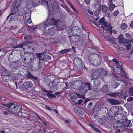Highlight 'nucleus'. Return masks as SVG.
<instances>
[{"label": "nucleus", "instance_id": "nucleus-48", "mask_svg": "<svg viewBox=\"0 0 133 133\" xmlns=\"http://www.w3.org/2000/svg\"><path fill=\"white\" fill-rule=\"evenodd\" d=\"M81 36L80 35H76L75 38H76L75 39V42H77L80 40V39Z\"/></svg>", "mask_w": 133, "mask_h": 133}, {"label": "nucleus", "instance_id": "nucleus-58", "mask_svg": "<svg viewBox=\"0 0 133 133\" xmlns=\"http://www.w3.org/2000/svg\"><path fill=\"white\" fill-rule=\"evenodd\" d=\"M131 45L130 44L126 46V48L128 50H130L131 48Z\"/></svg>", "mask_w": 133, "mask_h": 133}, {"label": "nucleus", "instance_id": "nucleus-38", "mask_svg": "<svg viewBox=\"0 0 133 133\" xmlns=\"http://www.w3.org/2000/svg\"><path fill=\"white\" fill-rule=\"evenodd\" d=\"M100 110L102 111V112H103V114L105 113L107 114L108 112V109L106 107H103L101 108Z\"/></svg>", "mask_w": 133, "mask_h": 133}, {"label": "nucleus", "instance_id": "nucleus-27", "mask_svg": "<svg viewBox=\"0 0 133 133\" xmlns=\"http://www.w3.org/2000/svg\"><path fill=\"white\" fill-rule=\"evenodd\" d=\"M41 55L40 54H37L36 55V57L34 59H35V61L38 63L39 62L41 59ZM33 59H34L33 58Z\"/></svg>", "mask_w": 133, "mask_h": 133}, {"label": "nucleus", "instance_id": "nucleus-46", "mask_svg": "<svg viewBox=\"0 0 133 133\" xmlns=\"http://www.w3.org/2000/svg\"><path fill=\"white\" fill-rule=\"evenodd\" d=\"M113 84L114 86V89L117 88L119 85V83L117 82H115L114 83H113Z\"/></svg>", "mask_w": 133, "mask_h": 133}, {"label": "nucleus", "instance_id": "nucleus-29", "mask_svg": "<svg viewBox=\"0 0 133 133\" xmlns=\"http://www.w3.org/2000/svg\"><path fill=\"white\" fill-rule=\"evenodd\" d=\"M42 60H49L51 59V57L50 56L48 55L44 54L42 55Z\"/></svg>", "mask_w": 133, "mask_h": 133}, {"label": "nucleus", "instance_id": "nucleus-6", "mask_svg": "<svg viewBox=\"0 0 133 133\" xmlns=\"http://www.w3.org/2000/svg\"><path fill=\"white\" fill-rule=\"evenodd\" d=\"M12 11L13 12L11 14L16 16H22L27 13L26 11L23 8H19L17 11L16 9L14 8L12 9Z\"/></svg>", "mask_w": 133, "mask_h": 133}, {"label": "nucleus", "instance_id": "nucleus-33", "mask_svg": "<svg viewBox=\"0 0 133 133\" xmlns=\"http://www.w3.org/2000/svg\"><path fill=\"white\" fill-rule=\"evenodd\" d=\"M21 1L20 0H16L14 4V6L15 8H17L21 4Z\"/></svg>", "mask_w": 133, "mask_h": 133}, {"label": "nucleus", "instance_id": "nucleus-19", "mask_svg": "<svg viewBox=\"0 0 133 133\" xmlns=\"http://www.w3.org/2000/svg\"><path fill=\"white\" fill-rule=\"evenodd\" d=\"M76 85L79 89H81L82 90V88L84 84V82H83L81 81H76Z\"/></svg>", "mask_w": 133, "mask_h": 133}, {"label": "nucleus", "instance_id": "nucleus-25", "mask_svg": "<svg viewBox=\"0 0 133 133\" xmlns=\"http://www.w3.org/2000/svg\"><path fill=\"white\" fill-rule=\"evenodd\" d=\"M14 63H15V64L17 69H19L20 68H21L22 69L23 68V66H21V63L19 61L17 60H16V61H15Z\"/></svg>", "mask_w": 133, "mask_h": 133}, {"label": "nucleus", "instance_id": "nucleus-56", "mask_svg": "<svg viewBox=\"0 0 133 133\" xmlns=\"http://www.w3.org/2000/svg\"><path fill=\"white\" fill-rule=\"evenodd\" d=\"M118 69V70L119 69H121V70H122V68L119 65L117 64L116 65V67L115 68V69Z\"/></svg>", "mask_w": 133, "mask_h": 133}, {"label": "nucleus", "instance_id": "nucleus-54", "mask_svg": "<svg viewBox=\"0 0 133 133\" xmlns=\"http://www.w3.org/2000/svg\"><path fill=\"white\" fill-rule=\"evenodd\" d=\"M109 41H110V42H111L112 43L114 44H115V45L117 44L116 43L114 39L111 38L110 40H109Z\"/></svg>", "mask_w": 133, "mask_h": 133}, {"label": "nucleus", "instance_id": "nucleus-26", "mask_svg": "<svg viewBox=\"0 0 133 133\" xmlns=\"http://www.w3.org/2000/svg\"><path fill=\"white\" fill-rule=\"evenodd\" d=\"M118 39H119L118 41V43L121 44L124 38V36L123 34H120L118 37Z\"/></svg>", "mask_w": 133, "mask_h": 133}, {"label": "nucleus", "instance_id": "nucleus-40", "mask_svg": "<svg viewBox=\"0 0 133 133\" xmlns=\"http://www.w3.org/2000/svg\"><path fill=\"white\" fill-rule=\"evenodd\" d=\"M70 50L69 49H64L63 50L58 51L59 53H60L61 54H66Z\"/></svg>", "mask_w": 133, "mask_h": 133}, {"label": "nucleus", "instance_id": "nucleus-51", "mask_svg": "<svg viewBox=\"0 0 133 133\" xmlns=\"http://www.w3.org/2000/svg\"><path fill=\"white\" fill-rule=\"evenodd\" d=\"M119 12L118 10L115 11L113 12V15L114 16H117L119 14Z\"/></svg>", "mask_w": 133, "mask_h": 133}, {"label": "nucleus", "instance_id": "nucleus-20", "mask_svg": "<svg viewBox=\"0 0 133 133\" xmlns=\"http://www.w3.org/2000/svg\"><path fill=\"white\" fill-rule=\"evenodd\" d=\"M25 19L27 23L30 24L32 23L31 19L30 14V13H26L25 15Z\"/></svg>", "mask_w": 133, "mask_h": 133}, {"label": "nucleus", "instance_id": "nucleus-4", "mask_svg": "<svg viewBox=\"0 0 133 133\" xmlns=\"http://www.w3.org/2000/svg\"><path fill=\"white\" fill-rule=\"evenodd\" d=\"M34 57V56L32 53L26 52L23 56L22 61L23 63L26 64H28Z\"/></svg>", "mask_w": 133, "mask_h": 133}, {"label": "nucleus", "instance_id": "nucleus-44", "mask_svg": "<svg viewBox=\"0 0 133 133\" xmlns=\"http://www.w3.org/2000/svg\"><path fill=\"white\" fill-rule=\"evenodd\" d=\"M24 39L25 41H29L31 40L32 39V37L30 36H26L24 37Z\"/></svg>", "mask_w": 133, "mask_h": 133}, {"label": "nucleus", "instance_id": "nucleus-64", "mask_svg": "<svg viewBox=\"0 0 133 133\" xmlns=\"http://www.w3.org/2000/svg\"><path fill=\"white\" fill-rule=\"evenodd\" d=\"M38 133H45V132L44 130H38Z\"/></svg>", "mask_w": 133, "mask_h": 133}, {"label": "nucleus", "instance_id": "nucleus-52", "mask_svg": "<svg viewBox=\"0 0 133 133\" xmlns=\"http://www.w3.org/2000/svg\"><path fill=\"white\" fill-rule=\"evenodd\" d=\"M12 104V103H10L9 104H7L6 103L5 104H3V105L6 106L7 107H8L9 108V109H10V107H11V105Z\"/></svg>", "mask_w": 133, "mask_h": 133}, {"label": "nucleus", "instance_id": "nucleus-17", "mask_svg": "<svg viewBox=\"0 0 133 133\" xmlns=\"http://www.w3.org/2000/svg\"><path fill=\"white\" fill-rule=\"evenodd\" d=\"M80 31V29L77 26H75L73 28L72 30V32L74 35H79Z\"/></svg>", "mask_w": 133, "mask_h": 133}, {"label": "nucleus", "instance_id": "nucleus-22", "mask_svg": "<svg viewBox=\"0 0 133 133\" xmlns=\"http://www.w3.org/2000/svg\"><path fill=\"white\" fill-rule=\"evenodd\" d=\"M2 71H3L2 73V75L3 76H7L9 75V72L8 70H6L4 67H3L2 68Z\"/></svg>", "mask_w": 133, "mask_h": 133}, {"label": "nucleus", "instance_id": "nucleus-55", "mask_svg": "<svg viewBox=\"0 0 133 133\" xmlns=\"http://www.w3.org/2000/svg\"><path fill=\"white\" fill-rule=\"evenodd\" d=\"M62 6L64 8L66 9L68 11H70V9L66 5H62Z\"/></svg>", "mask_w": 133, "mask_h": 133}, {"label": "nucleus", "instance_id": "nucleus-28", "mask_svg": "<svg viewBox=\"0 0 133 133\" xmlns=\"http://www.w3.org/2000/svg\"><path fill=\"white\" fill-rule=\"evenodd\" d=\"M99 73L98 72L97 70H95L93 73L92 78L93 79H97L99 76Z\"/></svg>", "mask_w": 133, "mask_h": 133}, {"label": "nucleus", "instance_id": "nucleus-47", "mask_svg": "<svg viewBox=\"0 0 133 133\" xmlns=\"http://www.w3.org/2000/svg\"><path fill=\"white\" fill-rule=\"evenodd\" d=\"M26 74V73H25L24 71L23 72V71H22V70H21V71H19V72L18 75H19L22 76H25Z\"/></svg>", "mask_w": 133, "mask_h": 133}, {"label": "nucleus", "instance_id": "nucleus-9", "mask_svg": "<svg viewBox=\"0 0 133 133\" xmlns=\"http://www.w3.org/2000/svg\"><path fill=\"white\" fill-rule=\"evenodd\" d=\"M29 68L32 71H36L40 69V65L39 64H34L32 61L30 63L29 66Z\"/></svg>", "mask_w": 133, "mask_h": 133}, {"label": "nucleus", "instance_id": "nucleus-42", "mask_svg": "<svg viewBox=\"0 0 133 133\" xmlns=\"http://www.w3.org/2000/svg\"><path fill=\"white\" fill-rule=\"evenodd\" d=\"M128 26L126 23H124L122 24L121 26V28L122 29L125 30L127 29Z\"/></svg>", "mask_w": 133, "mask_h": 133}, {"label": "nucleus", "instance_id": "nucleus-60", "mask_svg": "<svg viewBox=\"0 0 133 133\" xmlns=\"http://www.w3.org/2000/svg\"><path fill=\"white\" fill-rule=\"evenodd\" d=\"M104 37H105V38L108 40V41H109V40H110V39L111 38L108 36L106 35H104Z\"/></svg>", "mask_w": 133, "mask_h": 133}, {"label": "nucleus", "instance_id": "nucleus-31", "mask_svg": "<svg viewBox=\"0 0 133 133\" xmlns=\"http://www.w3.org/2000/svg\"><path fill=\"white\" fill-rule=\"evenodd\" d=\"M101 90L103 92H108L109 90L108 85H104L101 89Z\"/></svg>", "mask_w": 133, "mask_h": 133}, {"label": "nucleus", "instance_id": "nucleus-16", "mask_svg": "<svg viewBox=\"0 0 133 133\" xmlns=\"http://www.w3.org/2000/svg\"><path fill=\"white\" fill-rule=\"evenodd\" d=\"M32 85V83L30 82L24 83L22 85L23 89H27L31 87Z\"/></svg>", "mask_w": 133, "mask_h": 133}, {"label": "nucleus", "instance_id": "nucleus-12", "mask_svg": "<svg viewBox=\"0 0 133 133\" xmlns=\"http://www.w3.org/2000/svg\"><path fill=\"white\" fill-rule=\"evenodd\" d=\"M59 80L58 78L54 79L52 82V86L50 87L51 89H54L55 90H57L58 87L56 85L59 82Z\"/></svg>", "mask_w": 133, "mask_h": 133}, {"label": "nucleus", "instance_id": "nucleus-24", "mask_svg": "<svg viewBox=\"0 0 133 133\" xmlns=\"http://www.w3.org/2000/svg\"><path fill=\"white\" fill-rule=\"evenodd\" d=\"M109 102L112 105L117 104H119V102L118 100H116L114 99H108Z\"/></svg>", "mask_w": 133, "mask_h": 133}, {"label": "nucleus", "instance_id": "nucleus-37", "mask_svg": "<svg viewBox=\"0 0 133 133\" xmlns=\"http://www.w3.org/2000/svg\"><path fill=\"white\" fill-rule=\"evenodd\" d=\"M131 42V41L125 38H124L122 42V44H126L128 43H130Z\"/></svg>", "mask_w": 133, "mask_h": 133}, {"label": "nucleus", "instance_id": "nucleus-39", "mask_svg": "<svg viewBox=\"0 0 133 133\" xmlns=\"http://www.w3.org/2000/svg\"><path fill=\"white\" fill-rule=\"evenodd\" d=\"M15 54L16 58H17V60H18H18L22 58V55L20 53L19 54L17 53L16 51Z\"/></svg>", "mask_w": 133, "mask_h": 133}, {"label": "nucleus", "instance_id": "nucleus-23", "mask_svg": "<svg viewBox=\"0 0 133 133\" xmlns=\"http://www.w3.org/2000/svg\"><path fill=\"white\" fill-rule=\"evenodd\" d=\"M122 92H110L109 95L112 97H120L122 96Z\"/></svg>", "mask_w": 133, "mask_h": 133}, {"label": "nucleus", "instance_id": "nucleus-30", "mask_svg": "<svg viewBox=\"0 0 133 133\" xmlns=\"http://www.w3.org/2000/svg\"><path fill=\"white\" fill-rule=\"evenodd\" d=\"M77 97V95L75 94H72L69 96L70 99L72 101H75Z\"/></svg>", "mask_w": 133, "mask_h": 133}, {"label": "nucleus", "instance_id": "nucleus-8", "mask_svg": "<svg viewBox=\"0 0 133 133\" xmlns=\"http://www.w3.org/2000/svg\"><path fill=\"white\" fill-rule=\"evenodd\" d=\"M74 62L75 67L79 70L82 69L83 65L80 59L78 57H76L74 60Z\"/></svg>", "mask_w": 133, "mask_h": 133}, {"label": "nucleus", "instance_id": "nucleus-36", "mask_svg": "<svg viewBox=\"0 0 133 133\" xmlns=\"http://www.w3.org/2000/svg\"><path fill=\"white\" fill-rule=\"evenodd\" d=\"M26 72V75L27 76V77L30 78H32L33 79H35L36 78L35 77H34L28 71H25Z\"/></svg>", "mask_w": 133, "mask_h": 133}, {"label": "nucleus", "instance_id": "nucleus-57", "mask_svg": "<svg viewBox=\"0 0 133 133\" xmlns=\"http://www.w3.org/2000/svg\"><path fill=\"white\" fill-rule=\"evenodd\" d=\"M130 94L131 96H133V88H130L129 90Z\"/></svg>", "mask_w": 133, "mask_h": 133}, {"label": "nucleus", "instance_id": "nucleus-32", "mask_svg": "<svg viewBox=\"0 0 133 133\" xmlns=\"http://www.w3.org/2000/svg\"><path fill=\"white\" fill-rule=\"evenodd\" d=\"M33 6H36L38 5L40 3L39 0H31Z\"/></svg>", "mask_w": 133, "mask_h": 133}, {"label": "nucleus", "instance_id": "nucleus-11", "mask_svg": "<svg viewBox=\"0 0 133 133\" xmlns=\"http://www.w3.org/2000/svg\"><path fill=\"white\" fill-rule=\"evenodd\" d=\"M31 44V42H28L23 43L21 44H18L17 45V48H23V49H27L30 46Z\"/></svg>", "mask_w": 133, "mask_h": 133}, {"label": "nucleus", "instance_id": "nucleus-18", "mask_svg": "<svg viewBox=\"0 0 133 133\" xmlns=\"http://www.w3.org/2000/svg\"><path fill=\"white\" fill-rule=\"evenodd\" d=\"M29 46L30 47H29L27 49L28 51L27 52L31 53V52H34L36 49V46L32 42L31 44Z\"/></svg>", "mask_w": 133, "mask_h": 133}, {"label": "nucleus", "instance_id": "nucleus-43", "mask_svg": "<svg viewBox=\"0 0 133 133\" xmlns=\"http://www.w3.org/2000/svg\"><path fill=\"white\" fill-rule=\"evenodd\" d=\"M43 81L45 83L48 84L49 83L50 80L48 78V77L46 76V77H44L43 78Z\"/></svg>", "mask_w": 133, "mask_h": 133}, {"label": "nucleus", "instance_id": "nucleus-50", "mask_svg": "<svg viewBox=\"0 0 133 133\" xmlns=\"http://www.w3.org/2000/svg\"><path fill=\"white\" fill-rule=\"evenodd\" d=\"M75 35L71 36L70 37V39L73 42H75V39L76 38H75Z\"/></svg>", "mask_w": 133, "mask_h": 133}, {"label": "nucleus", "instance_id": "nucleus-45", "mask_svg": "<svg viewBox=\"0 0 133 133\" xmlns=\"http://www.w3.org/2000/svg\"><path fill=\"white\" fill-rule=\"evenodd\" d=\"M26 26H27L29 29H32L34 31L36 28L35 26L33 25H29L28 24L26 25Z\"/></svg>", "mask_w": 133, "mask_h": 133}, {"label": "nucleus", "instance_id": "nucleus-63", "mask_svg": "<svg viewBox=\"0 0 133 133\" xmlns=\"http://www.w3.org/2000/svg\"><path fill=\"white\" fill-rule=\"evenodd\" d=\"M89 125L91 127V128L93 129L94 130L96 128L95 125H93L92 124H89Z\"/></svg>", "mask_w": 133, "mask_h": 133}, {"label": "nucleus", "instance_id": "nucleus-5", "mask_svg": "<svg viewBox=\"0 0 133 133\" xmlns=\"http://www.w3.org/2000/svg\"><path fill=\"white\" fill-rule=\"evenodd\" d=\"M21 109V107L20 105L15 104L12 103L10 109L7 110L10 113L13 114L14 112L18 113L20 112Z\"/></svg>", "mask_w": 133, "mask_h": 133}, {"label": "nucleus", "instance_id": "nucleus-61", "mask_svg": "<svg viewBox=\"0 0 133 133\" xmlns=\"http://www.w3.org/2000/svg\"><path fill=\"white\" fill-rule=\"evenodd\" d=\"M127 101L129 102H131L132 101H133V98L132 97H129L127 99Z\"/></svg>", "mask_w": 133, "mask_h": 133}, {"label": "nucleus", "instance_id": "nucleus-2", "mask_svg": "<svg viewBox=\"0 0 133 133\" xmlns=\"http://www.w3.org/2000/svg\"><path fill=\"white\" fill-rule=\"evenodd\" d=\"M132 125L131 121L129 120L126 119H122L118 121L117 123L114 124L115 129L116 132L119 133L120 131L122 130L123 127H128Z\"/></svg>", "mask_w": 133, "mask_h": 133}, {"label": "nucleus", "instance_id": "nucleus-1", "mask_svg": "<svg viewBox=\"0 0 133 133\" xmlns=\"http://www.w3.org/2000/svg\"><path fill=\"white\" fill-rule=\"evenodd\" d=\"M58 21L56 20L54 18H48L44 22V25L45 26V28H46L48 30V34L49 35L52 36L54 35L55 31L54 30H52L55 27L56 23Z\"/></svg>", "mask_w": 133, "mask_h": 133}, {"label": "nucleus", "instance_id": "nucleus-62", "mask_svg": "<svg viewBox=\"0 0 133 133\" xmlns=\"http://www.w3.org/2000/svg\"><path fill=\"white\" fill-rule=\"evenodd\" d=\"M102 25H104L105 27L106 28L107 27L108 22H107L105 21Z\"/></svg>", "mask_w": 133, "mask_h": 133}, {"label": "nucleus", "instance_id": "nucleus-49", "mask_svg": "<svg viewBox=\"0 0 133 133\" xmlns=\"http://www.w3.org/2000/svg\"><path fill=\"white\" fill-rule=\"evenodd\" d=\"M115 7V5L114 4H112L110 6L109 9L110 11H112L114 10Z\"/></svg>", "mask_w": 133, "mask_h": 133}, {"label": "nucleus", "instance_id": "nucleus-34", "mask_svg": "<svg viewBox=\"0 0 133 133\" xmlns=\"http://www.w3.org/2000/svg\"><path fill=\"white\" fill-rule=\"evenodd\" d=\"M11 72L14 74H18L19 72V69H17V67L13 68L11 70Z\"/></svg>", "mask_w": 133, "mask_h": 133}, {"label": "nucleus", "instance_id": "nucleus-21", "mask_svg": "<svg viewBox=\"0 0 133 133\" xmlns=\"http://www.w3.org/2000/svg\"><path fill=\"white\" fill-rule=\"evenodd\" d=\"M31 0H28L26 1V8L28 9H30L33 7V5Z\"/></svg>", "mask_w": 133, "mask_h": 133}, {"label": "nucleus", "instance_id": "nucleus-3", "mask_svg": "<svg viewBox=\"0 0 133 133\" xmlns=\"http://www.w3.org/2000/svg\"><path fill=\"white\" fill-rule=\"evenodd\" d=\"M88 61L92 65L97 66L99 65L101 62V56L98 54L93 53L90 55L88 57Z\"/></svg>", "mask_w": 133, "mask_h": 133}, {"label": "nucleus", "instance_id": "nucleus-13", "mask_svg": "<svg viewBox=\"0 0 133 133\" xmlns=\"http://www.w3.org/2000/svg\"><path fill=\"white\" fill-rule=\"evenodd\" d=\"M119 108L117 106H115L112 107L110 110L109 112V114L110 117L113 116L114 114L118 111Z\"/></svg>", "mask_w": 133, "mask_h": 133}, {"label": "nucleus", "instance_id": "nucleus-35", "mask_svg": "<svg viewBox=\"0 0 133 133\" xmlns=\"http://www.w3.org/2000/svg\"><path fill=\"white\" fill-rule=\"evenodd\" d=\"M94 83L95 86H99L100 85L101 83L100 81L97 79H96L94 80Z\"/></svg>", "mask_w": 133, "mask_h": 133}, {"label": "nucleus", "instance_id": "nucleus-41", "mask_svg": "<svg viewBox=\"0 0 133 133\" xmlns=\"http://www.w3.org/2000/svg\"><path fill=\"white\" fill-rule=\"evenodd\" d=\"M102 10L103 12L105 13L106 12L108 9V7L107 6L105 5H102Z\"/></svg>", "mask_w": 133, "mask_h": 133}, {"label": "nucleus", "instance_id": "nucleus-10", "mask_svg": "<svg viewBox=\"0 0 133 133\" xmlns=\"http://www.w3.org/2000/svg\"><path fill=\"white\" fill-rule=\"evenodd\" d=\"M91 86L90 83L84 82V84L82 91L84 93H86L88 91L91 90Z\"/></svg>", "mask_w": 133, "mask_h": 133}, {"label": "nucleus", "instance_id": "nucleus-53", "mask_svg": "<svg viewBox=\"0 0 133 133\" xmlns=\"http://www.w3.org/2000/svg\"><path fill=\"white\" fill-rule=\"evenodd\" d=\"M105 22L104 17H103L99 21V23L101 24H102Z\"/></svg>", "mask_w": 133, "mask_h": 133}, {"label": "nucleus", "instance_id": "nucleus-14", "mask_svg": "<svg viewBox=\"0 0 133 133\" xmlns=\"http://www.w3.org/2000/svg\"><path fill=\"white\" fill-rule=\"evenodd\" d=\"M76 109L77 110L76 112V114L79 117L83 119L84 118H85V115L83 112L79 109L76 108Z\"/></svg>", "mask_w": 133, "mask_h": 133}, {"label": "nucleus", "instance_id": "nucleus-15", "mask_svg": "<svg viewBox=\"0 0 133 133\" xmlns=\"http://www.w3.org/2000/svg\"><path fill=\"white\" fill-rule=\"evenodd\" d=\"M43 91L47 93L46 95L50 98L53 99L56 98V96L55 95L53 94H51L52 92V91L47 90L45 89H44Z\"/></svg>", "mask_w": 133, "mask_h": 133}, {"label": "nucleus", "instance_id": "nucleus-59", "mask_svg": "<svg viewBox=\"0 0 133 133\" xmlns=\"http://www.w3.org/2000/svg\"><path fill=\"white\" fill-rule=\"evenodd\" d=\"M114 86L113 83H111L109 85V88H111L112 89H114Z\"/></svg>", "mask_w": 133, "mask_h": 133}, {"label": "nucleus", "instance_id": "nucleus-7", "mask_svg": "<svg viewBox=\"0 0 133 133\" xmlns=\"http://www.w3.org/2000/svg\"><path fill=\"white\" fill-rule=\"evenodd\" d=\"M16 51L9 50L7 51L5 54L8 53L9 56V61L11 62H14L15 61L17 60V58L15 56Z\"/></svg>", "mask_w": 133, "mask_h": 133}]
</instances>
